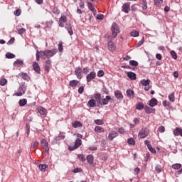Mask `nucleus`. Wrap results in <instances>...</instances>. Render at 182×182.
<instances>
[{"mask_svg": "<svg viewBox=\"0 0 182 182\" xmlns=\"http://www.w3.org/2000/svg\"><path fill=\"white\" fill-rule=\"evenodd\" d=\"M58 53V49L54 48L53 50H41V55H43V57L44 59H50V58H53V56H55Z\"/></svg>", "mask_w": 182, "mask_h": 182, "instance_id": "1", "label": "nucleus"}, {"mask_svg": "<svg viewBox=\"0 0 182 182\" xmlns=\"http://www.w3.org/2000/svg\"><path fill=\"white\" fill-rule=\"evenodd\" d=\"M111 31H112V36L113 39H116V38H117V34L120 33V28H119V26H117L116 23H114L112 25Z\"/></svg>", "mask_w": 182, "mask_h": 182, "instance_id": "2", "label": "nucleus"}, {"mask_svg": "<svg viewBox=\"0 0 182 182\" xmlns=\"http://www.w3.org/2000/svg\"><path fill=\"white\" fill-rule=\"evenodd\" d=\"M82 146V139L77 138L74 145H70L68 146V149L70 151H73V150H76V149H79Z\"/></svg>", "mask_w": 182, "mask_h": 182, "instance_id": "3", "label": "nucleus"}, {"mask_svg": "<svg viewBox=\"0 0 182 182\" xmlns=\"http://www.w3.org/2000/svg\"><path fill=\"white\" fill-rule=\"evenodd\" d=\"M26 92V85H23L20 86L17 92L15 94H14V96H18V97L23 96Z\"/></svg>", "mask_w": 182, "mask_h": 182, "instance_id": "4", "label": "nucleus"}, {"mask_svg": "<svg viewBox=\"0 0 182 182\" xmlns=\"http://www.w3.org/2000/svg\"><path fill=\"white\" fill-rule=\"evenodd\" d=\"M149 136V131L146 129H142L138 134V137L139 139H146Z\"/></svg>", "mask_w": 182, "mask_h": 182, "instance_id": "5", "label": "nucleus"}, {"mask_svg": "<svg viewBox=\"0 0 182 182\" xmlns=\"http://www.w3.org/2000/svg\"><path fill=\"white\" fill-rule=\"evenodd\" d=\"M51 68H52V60L48 59L44 63V70L46 72H49Z\"/></svg>", "mask_w": 182, "mask_h": 182, "instance_id": "6", "label": "nucleus"}, {"mask_svg": "<svg viewBox=\"0 0 182 182\" xmlns=\"http://www.w3.org/2000/svg\"><path fill=\"white\" fill-rule=\"evenodd\" d=\"M107 48L109 52H114L117 49L116 44L112 41L107 43Z\"/></svg>", "mask_w": 182, "mask_h": 182, "instance_id": "7", "label": "nucleus"}, {"mask_svg": "<svg viewBox=\"0 0 182 182\" xmlns=\"http://www.w3.org/2000/svg\"><path fill=\"white\" fill-rule=\"evenodd\" d=\"M117 136H119V133H117V132H116V131L112 130L109 132L108 139H109V140H110L112 141L113 140V139H116V137H117Z\"/></svg>", "mask_w": 182, "mask_h": 182, "instance_id": "8", "label": "nucleus"}, {"mask_svg": "<svg viewBox=\"0 0 182 182\" xmlns=\"http://www.w3.org/2000/svg\"><path fill=\"white\" fill-rule=\"evenodd\" d=\"M68 21V18L65 16H61L60 19H59V22H58V25L60 28H63V26H65V22H67Z\"/></svg>", "mask_w": 182, "mask_h": 182, "instance_id": "9", "label": "nucleus"}, {"mask_svg": "<svg viewBox=\"0 0 182 182\" xmlns=\"http://www.w3.org/2000/svg\"><path fill=\"white\" fill-rule=\"evenodd\" d=\"M110 100H112V97L109 96V95H107L105 97V98L104 99H102L101 100V102L100 104V105H109V102H110Z\"/></svg>", "mask_w": 182, "mask_h": 182, "instance_id": "10", "label": "nucleus"}, {"mask_svg": "<svg viewBox=\"0 0 182 182\" xmlns=\"http://www.w3.org/2000/svg\"><path fill=\"white\" fill-rule=\"evenodd\" d=\"M83 70H82V68L80 67H77L75 70V73L77 79L80 80L82 79V72Z\"/></svg>", "mask_w": 182, "mask_h": 182, "instance_id": "11", "label": "nucleus"}, {"mask_svg": "<svg viewBox=\"0 0 182 182\" xmlns=\"http://www.w3.org/2000/svg\"><path fill=\"white\" fill-rule=\"evenodd\" d=\"M41 146L43 149H45V151H49V146H48V141L43 139L41 141Z\"/></svg>", "mask_w": 182, "mask_h": 182, "instance_id": "12", "label": "nucleus"}, {"mask_svg": "<svg viewBox=\"0 0 182 182\" xmlns=\"http://www.w3.org/2000/svg\"><path fill=\"white\" fill-rule=\"evenodd\" d=\"M95 77H96V73L95 72L90 73V74H88L86 77L87 83L92 82V80H93Z\"/></svg>", "mask_w": 182, "mask_h": 182, "instance_id": "13", "label": "nucleus"}, {"mask_svg": "<svg viewBox=\"0 0 182 182\" xmlns=\"http://www.w3.org/2000/svg\"><path fill=\"white\" fill-rule=\"evenodd\" d=\"M33 68L36 73H38V75H41V66H39V63L36 62H33Z\"/></svg>", "mask_w": 182, "mask_h": 182, "instance_id": "14", "label": "nucleus"}, {"mask_svg": "<svg viewBox=\"0 0 182 182\" xmlns=\"http://www.w3.org/2000/svg\"><path fill=\"white\" fill-rule=\"evenodd\" d=\"M94 98L95 99V102H97L98 106H100V103L102 102V95L99 93H96L94 95Z\"/></svg>", "mask_w": 182, "mask_h": 182, "instance_id": "15", "label": "nucleus"}, {"mask_svg": "<svg viewBox=\"0 0 182 182\" xmlns=\"http://www.w3.org/2000/svg\"><path fill=\"white\" fill-rule=\"evenodd\" d=\"M122 11L125 14H129V11H130V3H124L122 6Z\"/></svg>", "mask_w": 182, "mask_h": 182, "instance_id": "16", "label": "nucleus"}, {"mask_svg": "<svg viewBox=\"0 0 182 182\" xmlns=\"http://www.w3.org/2000/svg\"><path fill=\"white\" fill-rule=\"evenodd\" d=\"M65 29H67L69 35L72 36L73 35V29L72 28V24L70 23H66L65 25Z\"/></svg>", "mask_w": 182, "mask_h": 182, "instance_id": "17", "label": "nucleus"}, {"mask_svg": "<svg viewBox=\"0 0 182 182\" xmlns=\"http://www.w3.org/2000/svg\"><path fill=\"white\" fill-rule=\"evenodd\" d=\"M127 76H128V77H129V79L131 80H136V73H133V72H128L127 73Z\"/></svg>", "mask_w": 182, "mask_h": 182, "instance_id": "18", "label": "nucleus"}, {"mask_svg": "<svg viewBox=\"0 0 182 182\" xmlns=\"http://www.w3.org/2000/svg\"><path fill=\"white\" fill-rule=\"evenodd\" d=\"M87 105L89 107H96V100L95 99L90 100Z\"/></svg>", "mask_w": 182, "mask_h": 182, "instance_id": "19", "label": "nucleus"}, {"mask_svg": "<svg viewBox=\"0 0 182 182\" xmlns=\"http://www.w3.org/2000/svg\"><path fill=\"white\" fill-rule=\"evenodd\" d=\"M73 127L74 129H77V127H83V124L80 123L79 121H75L72 123Z\"/></svg>", "mask_w": 182, "mask_h": 182, "instance_id": "20", "label": "nucleus"}, {"mask_svg": "<svg viewBox=\"0 0 182 182\" xmlns=\"http://www.w3.org/2000/svg\"><path fill=\"white\" fill-rule=\"evenodd\" d=\"M158 101L156 98H152L151 100H149V105L151 107H154V106H157Z\"/></svg>", "mask_w": 182, "mask_h": 182, "instance_id": "21", "label": "nucleus"}, {"mask_svg": "<svg viewBox=\"0 0 182 182\" xmlns=\"http://www.w3.org/2000/svg\"><path fill=\"white\" fill-rule=\"evenodd\" d=\"M114 95L117 99H119V100H123V94H122V92L117 90L114 92Z\"/></svg>", "mask_w": 182, "mask_h": 182, "instance_id": "22", "label": "nucleus"}, {"mask_svg": "<svg viewBox=\"0 0 182 182\" xmlns=\"http://www.w3.org/2000/svg\"><path fill=\"white\" fill-rule=\"evenodd\" d=\"M144 110H145V112L147 114L154 113V112H156V109H154L149 106H146L144 107Z\"/></svg>", "mask_w": 182, "mask_h": 182, "instance_id": "23", "label": "nucleus"}, {"mask_svg": "<svg viewBox=\"0 0 182 182\" xmlns=\"http://www.w3.org/2000/svg\"><path fill=\"white\" fill-rule=\"evenodd\" d=\"M18 76H20V77H21L24 80H29L30 79L29 75H28V74L26 73H21L20 74H18Z\"/></svg>", "mask_w": 182, "mask_h": 182, "instance_id": "24", "label": "nucleus"}, {"mask_svg": "<svg viewBox=\"0 0 182 182\" xmlns=\"http://www.w3.org/2000/svg\"><path fill=\"white\" fill-rule=\"evenodd\" d=\"M69 85L71 87H76L79 85V81L76 80H73L69 82Z\"/></svg>", "mask_w": 182, "mask_h": 182, "instance_id": "25", "label": "nucleus"}, {"mask_svg": "<svg viewBox=\"0 0 182 182\" xmlns=\"http://www.w3.org/2000/svg\"><path fill=\"white\" fill-rule=\"evenodd\" d=\"M41 59H44L43 55H42V51H37L36 52V61L39 62Z\"/></svg>", "mask_w": 182, "mask_h": 182, "instance_id": "26", "label": "nucleus"}, {"mask_svg": "<svg viewBox=\"0 0 182 182\" xmlns=\"http://www.w3.org/2000/svg\"><path fill=\"white\" fill-rule=\"evenodd\" d=\"M95 132H97V133H105V129L100 126H96Z\"/></svg>", "mask_w": 182, "mask_h": 182, "instance_id": "27", "label": "nucleus"}, {"mask_svg": "<svg viewBox=\"0 0 182 182\" xmlns=\"http://www.w3.org/2000/svg\"><path fill=\"white\" fill-rule=\"evenodd\" d=\"M127 96H128V97H129L130 99L134 97V92L132 90H127Z\"/></svg>", "mask_w": 182, "mask_h": 182, "instance_id": "28", "label": "nucleus"}, {"mask_svg": "<svg viewBox=\"0 0 182 182\" xmlns=\"http://www.w3.org/2000/svg\"><path fill=\"white\" fill-rule=\"evenodd\" d=\"M93 161H94L93 156H92V155H88V156H87V163H89L91 166H93Z\"/></svg>", "mask_w": 182, "mask_h": 182, "instance_id": "29", "label": "nucleus"}, {"mask_svg": "<svg viewBox=\"0 0 182 182\" xmlns=\"http://www.w3.org/2000/svg\"><path fill=\"white\" fill-rule=\"evenodd\" d=\"M38 168H39V170H41V171L45 172V171H46V169L48 168V165H46V164H40L38 166Z\"/></svg>", "mask_w": 182, "mask_h": 182, "instance_id": "30", "label": "nucleus"}, {"mask_svg": "<svg viewBox=\"0 0 182 182\" xmlns=\"http://www.w3.org/2000/svg\"><path fill=\"white\" fill-rule=\"evenodd\" d=\"M28 103V100L26 99H21L18 102V105L21 107L25 106Z\"/></svg>", "mask_w": 182, "mask_h": 182, "instance_id": "31", "label": "nucleus"}, {"mask_svg": "<svg viewBox=\"0 0 182 182\" xmlns=\"http://www.w3.org/2000/svg\"><path fill=\"white\" fill-rule=\"evenodd\" d=\"M141 85L142 86H149L150 85V80H142L140 82Z\"/></svg>", "mask_w": 182, "mask_h": 182, "instance_id": "32", "label": "nucleus"}, {"mask_svg": "<svg viewBox=\"0 0 182 182\" xmlns=\"http://www.w3.org/2000/svg\"><path fill=\"white\" fill-rule=\"evenodd\" d=\"M136 109L137 110H143V109H144V105L142 102L136 104Z\"/></svg>", "mask_w": 182, "mask_h": 182, "instance_id": "33", "label": "nucleus"}, {"mask_svg": "<svg viewBox=\"0 0 182 182\" xmlns=\"http://www.w3.org/2000/svg\"><path fill=\"white\" fill-rule=\"evenodd\" d=\"M139 35H140V33H139L137 31H133L130 33V36L133 38H137Z\"/></svg>", "mask_w": 182, "mask_h": 182, "instance_id": "34", "label": "nucleus"}, {"mask_svg": "<svg viewBox=\"0 0 182 182\" xmlns=\"http://www.w3.org/2000/svg\"><path fill=\"white\" fill-rule=\"evenodd\" d=\"M38 112L40 113V114H42V115L46 114V109H45L44 107H38Z\"/></svg>", "mask_w": 182, "mask_h": 182, "instance_id": "35", "label": "nucleus"}, {"mask_svg": "<svg viewBox=\"0 0 182 182\" xmlns=\"http://www.w3.org/2000/svg\"><path fill=\"white\" fill-rule=\"evenodd\" d=\"M23 65V61L22 60H16L14 62V66H22Z\"/></svg>", "mask_w": 182, "mask_h": 182, "instance_id": "36", "label": "nucleus"}, {"mask_svg": "<svg viewBox=\"0 0 182 182\" xmlns=\"http://www.w3.org/2000/svg\"><path fill=\"white\" fill-rule=\"evenodd\" d=\"M172 168H173V170H180V168H181V164H173Z\"/></svg>", "mask_w": 182, "mask_h": 182, "instance_id": "37", "label": "nucleus"}, {"mask_svg": "<svg viewBox=\"0 0 182 182\" xmlns=\"http://www.w3.org/2000/svg\"><path fill=\"white\" fill-rule=\"evenodd\" d=\"M128 144H131V146H134L136 144V141L133 138H129L127 140Z\"/></svg>", "mask_w": 182, "mask_h": 182, "instance_id": "38", "label": "nucleus"}, {"mask_svg": "<svg viewBox=\"0 0 182 182\" xmlns=\"http://www.w3.org/2000/svg\"><path fill=\"white\" fill-rule=\"evenodd\" d=\"M77 158L80 161H86V156L84 154H78Z\"/></svg>", "mask_w": 182, "mask_h": 182, "instance_id": "39", "label": "nucleus"}, {"mask_svg": "<svg viewBox=\"0 0 182 182\" xmlns=\"http://www.w3.org/2000/svg\"><path fill=\"white\" fill-rule=\"evenodd\" d=\"M8 83V80L5 78H2L0 80V86H5Z\"/></svg>", "mask_w": 182, "mask_h": 182, "instance_id": "40", "label": "nucleus"}, {"mask_svg": "<svg viewBox=\"0 0 182 182\" xmlns=\"http://www.w3.org/2000/svg\"><path fill=\"white\" fill-rule=\"evenodd\" d=\"M142 9L144 11H146V9H147V1L146 0H142Z\"/></svg>", "mask_w": 182, "mask_h": 182, "instance_id": "41", "label": "nucleus"}, {"mask_svg": "<svg viewBox=\"0 0 182 182\" xmlns=\"http://www.w3.org/2000/svg\"><path fill=\"white\" fill-rule=\"evenodd\" d=\"M6 58L7 59H14V58H15V55L11 53H7L6 54Z\"/></svg>", "mask_w": 182, "mask_h": 182, "instance_id": "42", "label": "nucleus"}, {"mask_svg": "<svg viewBox=\"0 0 182 182\" xmlns=\"http://www.w3.org/2000/svg\"><path fill=\"white\" fill-rule=\"evenodd\" d=\"M171 56L175 60H177V53L174 50L171 51Z\"/></svg>", "mask_w": 182, "mask_h": 182, "instance_id": "43", "label": "nucleus"}, {"mask_svg": "<svg viewBox=\"0 0 182 182\" xmlns=\"http://www.w3.org/2000/svg\"><path fill=\"white\" fill-rule=\"evenodd\" d=\"M87 7H88V9H90V11H95V7L93 6V4L91 2L87 3Z\"/></svg>", "mask_w": 182, "mask_h": 182, "instance_id": "44", "label": "nucleus"}, {"mask_svg": "<svg viewBox=\"0 0 182 182\" xmlns=\"http://www.w3.org/2000/svg\"><path fill=\"white\" fill-rule=\"evenodd\" d=\"M154 5H156V6H160V5H161V4H163V0H154Z\"/></svg>", "mask_w": 182, "mask_h": 182, "instance_id": "45", "label": "nucleus"}, {"mask_svg": "<svg viewBox=\"0 0 182 182\" xmlns=\"http://www.w3.org/2000/svg\"><path fill=\"white\" fill-rule=\"evenodd\" d=\"M168 100H170V102H175L176 97H174V93H171V95H169Z\"/></svg>", "mask_w": 182, "mask_h": 182, "instance_id": "46", "label": "nucleus"}, {"mask_svg": "<svg viewBox=\"0 0 182 182\" xmlns=\"http://www.w3.org/2000/svg\"><path fill=\"white\" fill-rule=\"evenodd\" d=\"M94 123H95V124L102 125V124H104L105 122L102 119H95L94 121Z\"/></svg>", "mask_w": 182, "mask_h": 182, "instance_id": "47", "label": "nucleus"}, {"mask_svg": "<svg viewBox=\"0 0 182 182\" xmlns=\"http://www.w3.org/2000/svg\"><path fill=\"white\" fill-rule=\"evenodd\" d=\"M129 65H131V66H139V63L136 60H130Z\"/></svg>", "mask_w": 182, "mask_h": 182, "instance_id": "48", "label": "nucleus"}, {"mask_svg": "<svg viewBox=\"0 0 182 182\" xmlns=\"http://www.w3.org/2000/svg\"><path fill=\"white\" fill-rule=\"evenodd\" d=\"M58 50H59V52H63V43H62V42L59 43Z\"/></svg>", "mask_w": 182, "mask_h": 182, "instance_id": "49", "label": "nucleus"}, {"mask_svg": "<svg viewBox=\"0 0 182 182\" xmlns=\"http://www.w3.org/2000/svg\"><path fill=\"white\" fill-rule=\"evenodd\" d=\"M158 130L160 133H164V132H166V128L164 127V126H160L158 128Z\"/></svg>", "mask_w": 182, "mask_h": 182, "instance_id": "50", "label": "nucleus"}, {"mask_svg": "<svg viewBox=\"0 0 182 182\" xmlns=\"http://www.w3.org/2000/svg\"><path fill=\"white\" fill-rule=\"evenodd\" d=\"M97 76L98 77H102V76H105V72L103 70H99L97 72Z\"/></svg>", "mask_w": 182, "mask_h": 182, "instance_id": "51", "label": "nucleus"}, {"mask_svg": "<svg viewBox=\"0 0 182 182\" xmlns=\"http://www.w3.org/2000/svg\"><path fill=\"white\" fill-rule=\"evenodd\" d=\"M83 92H85V87L80 86V87L78 88V93H79L80 95H82V93H83Z\"/></svg>", "mask_w": 182, "mask_h": 182, "instance_id": "52", "label": "nucleus"}, {"mask_svg": "<svg viewBox=\"0 0 182 182\" xmlns=\"http://www.w3.org/2000/svg\"><path fill=\"white\" fill-rule=\"evenodd\" d=\"M155 170H156V171H157V173H161V166L157 165L155 167Z\"/></svg>", "mask_w": 182, "mask_h": 182, "instance_id": "53", "label": "nucleus"}, {"mask_svg": "<svg viewBox=\"0 0 182 182\" xmlns=\"http://www.w3.org/2000/svg\"><path fill=\"white\" fill-rule=\"evenodd\" d=\"M26 31V30L25 28H22L18 29V32L19 35H22V34L25 33Z\"/></svg>", "mask_w": 182, "mask_h": 182, "instance_id": "54", "label": "nucleus"}, {"mask_svg": "<svg viewBox=\"0 0 182 182\" xmlns=\"http://www.w3.org/2000/svg\"><path fill=\"white\" fill-rule=\"evenodd\" d=\"M144 43V37L141 38V40L137 43V46L140 47L141 45Z\"/></svg>", "mask_w": 182, "mask_h": 182, "instance_id": "55", "label": "nucleus"}, {"mask_svg": "<svg viewBox=\"0 0 182 182\" xmlns=\"http://www.w3.org/2000/svg\"><path fill=\"white\" fill-rule=\"evenodd\" d=\"M15 42V38H11L8 42L7 45H12Z\"/></svg>", "mask_w": 182, "mask_h": 182, "instance_id": "56", "label": "nucleus"}, {"mask_svg": "<svg viewBox=\"0 0 182 182\" xmlns=\"http://www.w3.org/2000/svg\"><path fill=\"white\" fill-rule=\"evenodd\" d=\"M36 146H38V141H34L33 144L31 145V150H35V147H36Z\"/></svg>", "mask_w": 182, "mask_h": 182, "instance_id": "57", "label": "nucleus"}, {"mask_svg": "<svg viewBox=\"0 0 182 182\" xmlns=\"http://www.w3.org/2000/svg\"><path fill=\"white\" fill-rule=\"evenodd\" d=\"M21 9H17L14 11V15H16V16H19L21 15Z\"/></svg>", "mask_w": 182, "mask_h": 182, "instance_id": "58", "label": "nucleus"}, {"mask_svg": "<svg viewBox=\"0 0 182 182\" xmlns=\"http://www.w3.org/2000/svg\"><path fill=\"white\" fill-rule=\"evenodd\" d=\"M149 151H151V153H153V154H156V149L154 148H152V146H149L148 147Z\"/></svg>", "mask_w": 182, "mask_h": 182, "instance_id": "59", "label": "nucleus"}, {"mask_svg": "<svg viewBox=\"0 0 182 182\" xmlns=\"http://www.w3.org/2000/svg\"><path fill=\"white\" fill-rule=\"evenodd\" d=\"M105 18V16L103 14H98L97 16V19H99L100 21H102Z\"/></svg>", "mask_w": 182, "mask_h": 182, "instance_id": "60", "label": "nucleus"}, {"mask_svg": "<svg viewBox=\"0 0 182 182\" xmlns=\"http://www.w3.org/2000/svg\"><path fill=\"white\" fill-rule=\"evenodd\" d=\"M79 6H80V9H85V3L83 1H80L79 3Z\"/></svg>", "mask_w": 182, "mask_h": 182, "instance_id": "61", "label": "nucleus"}, {"mask_svg": "<svg viewBox=\"0 0 182 182\" xmlns=\"http://www.w3.org/2000/svg\"><path fill=\"white\" fill-rule=\"evenodd\" d=\"M73 173H82V170L79 168H75L73 171Z\"/></svg>", "mask_w": 182, "mask_h": 182, "instance_id": "62", "label": "nucleus"}, {"mask_svg": "<svg viewBox=\"0 0 182 182\" xmlns=\"http://www.w3.org/2000/svg\"><path fill=\"white\" fill-rule=\"evenodd\" d=\"M133 122H134V123L135 125H136V124H139V123H140V119H139L138 118H134V119H133Z\"/></svg>", "mask_w": 182, "mask_h": 182, "instance_id": "63", "label": "nucleus"}, {"mask_svg": "<svg viewBox=\"0 0 182 182\" xmlns=\"http://www.w3.org/2000/svg\"><path fill=\"white\" fill-rule=\"evenodd\" d=\"M144 144H145L146 146H147L148 148L151 146V144H150V141H149V140H145V141H144Z\"/></svg>", "mask_w": 182, "mask_h": 182, "instance_id": "64", "label": "nucleus"}]
</instances>
